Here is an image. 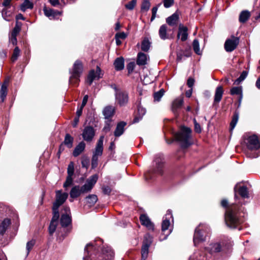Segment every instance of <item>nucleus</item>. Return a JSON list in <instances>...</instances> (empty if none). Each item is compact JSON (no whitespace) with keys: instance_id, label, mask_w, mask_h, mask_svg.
<instances>
[{"instance_id":"nucleus-1","label":"nucleus","mask_w":260,"mask_h":260,"mask_svg":"<svg viewBox=\"0 0 260 260\" xmlns=\"http://www.w3.org/2000/svg\"><path fill=\"white\" fill-rule=\"evenodd\" d=\"M221 205L223 207L226 208L225 213V222L226 225L231 228H237L241 222V219L238 215L237 206L232 204L228 206L226 200H222Z\"/></svg>"},{"instance_id":"nucleus-2","label":"nucleus","mask_w":260,"mask_h":260,"mask_svg":"<svg viewBox=\"0 0 260 260\" xmlns=\"http://www.w3.org/2000/svg\"><path fill=\"white\" fill-rule=\"evenodd\" d=\"M191 133L190 128L183 126L176 134V139L180 142L181 147L186 148L191 145Z\"/></svg>"},{"instance_id":"nucleus-3","label":"nucleus","mask_w":260,"mask_h":260,"mask_svg":"<svg viewBox=\"0 0 260 260\" xmlns=\"http://www.w3.org/2000/svg\"><path fill=\"white\" fill-rule=\"evenodd\" d=\"M210 232V229L208 225L205 224H200L196 229L194 236L193 243L195 246L201 242L206 240V237Z\"/></svg>"},{"instance_id":"nucleus-4","label":"nucleus","mask_w":260,"mask_h":260,"mask_svg":"<svg viewBox=\"0 0 260 260\" xmlns=\"http://www.w3.org/2000/svg\"><path fill=\"white\" fill-rule=\"evenodd\" d=\"M243 144L250 150H256L260 148V142L256 135L245 134L243 136Z\"/></svg>"},{"instance_id":"nucleus-5","label":"nucleus","mask_w":260,"mask_h":260,"mask_svg":"<svg viewBox=\"0 0 260 260\" xmlns=\"http://www.w3.org/2000/svg\"><path fill=\"white\" fill-rule=\"evenodd\" d=\"M83 71L82 64L79 60H76L73 66L72 71H70V83L77 85L80 81L79 78Z\"/></svg>"},{"instance_id":"nucleus-6","label":"nucleus","mask_w":260,"mask_h":260,"mask_svg":"<svg viewBox=\"0 0 260 260\" xmlns=\"http://www.w3.org/2000/svg\"><path fill=\"white\" fill-rule=\"evenodd\" d=\"M232 246V243L228 245L223 242H212L206 248L207 250L211 254H214L219 252H226Z\"/></svg>"},{"instance_id":"nucleus-7","label":"nucleus","mask_w":260,"mask_h":260,"mask_svg":"<svg viewBox=\"0 0 260 260\" xmlns=\"http://www.w3.org/2000/svg\"><path fill=\"white\" fill-rule=\"evenodd\" d=\"M171 220L173 221L172 214L171 211L168 210L165 216L163 217L161 224V230L163 235H164L165 236L162 238H160V240L166 239L167 237L172 232V229H169V227L171 224Z\"/></svg>"},{"instance_id":"nucleus-8","label":"nucleus","mask_w":260,"mask_h":260,"mask_svg":"<svg viewBox=\"0 0 260 260\" xmlns=\"http://www.w3.org/2000/svg\"><path fill=\"white\" fill-rule=\"evenodd\" d=\"M115 90V99L116 102L120 106H125L128 102V93L125 91L118 88L115 85H112Z\"/></svg>"},{"instance_id":"nucleus-9","label":"nucleus","mask_w":260,"mask_h":260,"mask_svg":"<svg viewBox=\"0 0 260 260\" xmlns=\"http://www.w3.org/2000/svg\"><path fill=\"white\" fill-rule=\"evenodd\" d=\"M98 176L96 174L90 176L87 180L86 183L82 186H80L82 192L86 193L90 191L94 184L97 182Z\"/></svg>"},{"instance_id":"nucleus-10","label":"nucleus","mask_w":260,"mask_h":260,"mask_svg":"<svg viewBox=\"0 0 260 260\" xmlns=\"http://www.w3.org/2000/svg\"><path fill=\"white\" fill-rule=\"evenodd\" d=\"M114 252L109 247L103 246L102 253L99 254L96 260H113Z\"/></svg>"},{"instance_id":"nucleus-11","label":"nucleus","mask_w":260,"mask_h":260,"mask_svg":"<svg viewBox=\"0 0 260 260\" xmlns=\"http://www.w3.org/2000/svg\"><path fill=\"white\" fill-rule=\"evenodd\" d=\"M63 212L60 218V224L62 226H67L71 223L72 219L71 211L69 207L65 206L63 209Z\"/></svg>"},{"instance_id":"nucleus-12","label":"nucleus","mask_w":260,"mask_h":260,"mask_svg":"<svg viewBox=\"0 0 260 260\" xmlns=\"http://www.w3.org/2000/svg\"><path fill=\"white\" fill-rule=\"evenodd\" d=\"M239 43V39L238 37L232 36L231 38L228 39L224 43V49L226 52H232L234 50Z\"/></svg>"},{"instance_id":"nucleus-13","label":"nucleus","mask_w":260,"mask_h":260,"mask_svg":"<svg viewBox=\"0 0 260 260\" xmlns=\"http://www.w3.org/2000/svg\"><path fill=\"white\" fill-rule=\"evenodd\" d=\"M234 191L235 199L237 198V193H238L243 198H249V191L247 187L244 185H242L240 183H237L235 186Z\"/></svg>"},{"instance_id":"nucleus-14","label":"nucleus","mask_w":260,"mask_h":260,"mask_svg":"<svg viewBox=\"0 0 260 260\" xmlns=\"http://www.w3.org/2000/svg\"><path fill=\"white\" fill-rule=\"evenodd\" d=\"M68 197V193H61V190H57L56 191V200L53 204V206L59 208L64 203Z\"/></svg>"},{"instance_id":"nucleus-15","label":"nucleus","mask_w":260,"mask_h":260,"mask_svg":"<svg viewBox=\"0 0 260 260\" xmlns=\"http://www.w3.org/2000/svg\"><path fill=\"white\" fill-rule=\"evenodd\" d=\"M101 70L99 67L97 66L96 71H91L88 76L87 82L89 85H91L94 79H99L102 77Z\"/></svg>"},{"instance_id":"nucleus-16","label":"nucleus","mask_w":260,"mask_h":260,"mask_svg":"<svg viewBox=\"0 0 260 260\" xmlns=\"http://www.w3.org/2000/svg\"><path fill=\"white\" fill-rule=\"evenodd\" d=\"M95 135L93 128L91 126H86L83 129L82 137L86 141H91Z\"/></svg>"},{"instance_id":"nucleus-17","label":"nucleus","mask_w":260,"mask_h":260,"mask_svg":"<svg viewBox=\"0 0 260 260\" xmlns=\"http://www.w3.org/2000/svg\"><path fill=\"white\" fill-rule=\"evenodd\" d=\"M104 136L100 137L99 140L98 141L96 144V146L95 148V150L93 153V155L99 156H101L103 154V141H104Z\"/></svg>"},{"instance_id":"nucleus-18","label":"nucleus","mask_w":260,"mask_h":260,"mask_svg":"<svg viewBox=\"0 0 260 260\" xmlns=\"http://www.w3.org/2000/svg\"><path fill=\"white\" fill-rule=\"evenodd\" d=\"M140 220L143 225L145 226L148 230H153L154 225L147 215L145 214L141 215L140 217Z\"/></svg>"},{"instance_id":"nucleus-19","label":"nucleus","mask_w":260,"mask_h":260,"mask_svg":"<svg viewBox=\"0 0 260 260\" xmlns=\"http://www.w3.org/2000/svg\"><path fill=\"white\" fill-rule=\"evenodd\" d=\"M187 30V27L180 24L177 34V38H180L182 41H186L188 37Z\"/></svg>"},{"instance_id":"nucleus-20","label":"nucleus","mask_w":260,"mask_h":260,"mask_svg":"<svg viewBox=\"0 0 260 260\" xmlns=\"http://www.w3.org/2000/svg\"><path fill=\"white\" fill-rule=\"evenodd\" d=\"M115 107L112 106H106L103 111L106 120L111 119L115 113Z\"/></svg>"},{"instance_id":"nucleus-21","label":"nucleus","mask_w":260,"mask_h":260,"mask_svg":"<svg viewBox=\"0 0 260 260\" xmlns=\"http://www.w3.org/2000/svg\"><path fill=\"white\" fill-rule=\"evenodd\" d=\"M101 244H103V241L101 239L96 240L93 243L87 244L84 249L85 253L89 255L91 250H95Z\"/></svg>"},{"instance_id":"nucleus-22","label":"nucleus","mask_w":260,"mask_h":260,"mask_svg":"<svg viewBox=\"0 0 260 260\" xmlns=\"http://www.w3.org/2000/svg\"><path fill=\"white\" fill-rule=\"evenodd\" d=\"M168 27L166 24L162 25L160 26L158 34L159 38L163 40L170 39V36L167 33Z\"/></svg>"},{"instance_id":"nucleus-23","label":"nucleus","mask_w":260,"mask_h":260,"mask_svg":"<svg viewBox=\"0 0 260 260\" xmlns=\"http://www.w3.org/2000/svg\"><path fill=\"white\" fill-rule=\"evenodd\" d=\"M126 123L123 121L118 123L114 132V136L116 137L122 135L124 132V128Z\"/></svg>"},{"instance_id":"nucleus-24","label":"nucleus","mask_w":260,"mask_h":260,"mask_svg":"<svg viewBox=\"0 0 260 260\" xmlns=\"http://www.w3.org/2000/svg\"><path fill=\"white\" fill-rule=\"evenodd\" d=\"M148 56L144 53L140 52L138 54L137 63L139 66L145 65L147 63Z\"/></svg>"},{"instance_id":"nucleus-25","label":"nucleus","mask_w":260,"mask_h":260,"mask_svg":"<svg viewBox=\"0 0 260 260\" xmlns=\"http://www.w3.org/2000/svg\"><path fill=\"white\" fill-rule=\"evenodd\" d=\"M81 193H83L80 186L76 185L74 186L71 190L70 195L72 198H76Z\"/></svg>"},{"instance_id":"nucleus-26","label":"nucleus","mask_w":260,"mask_h":260,"mask_svg":"<svg viewBox=\"0 0 260 260\" xmlns=\"http://www.w3.org/2000/svg\"><path fill=\"white\" fill-rule=\"evenodd\" d=\"M114 65L116 71H121L124 67V58L122 57L117 58L114 62Z\"/></svg>"},{"instance_id":"nucleus-27","label":"nucleus","mask_w":260,"mask_h":260,"mask_svg":"<svg viewBox=\"0 0 260 260\" xmlns=\"http://www.w3.org/2000/svg\"><path fill=\"white\" fill-rule=\"evenodd\" d=\"M85 144L83 142H81L75 147L73 154L74 156L76 157L79 155L85 149Z\"/></svg>"},{"instance_id":"nucleus-28","label":"nucleus","mask_w":260,"mask_h":260,"mask_svg":"<svg viewBox=\"0 0 260 260\" xmlns=\"http://www.w3.org/2000/svg\"><path fill=\"white\" fill-rule=\"evenodd\" d=\"M223 90L222 86H218L215 90L214 95V102L219 103L222 97Z\"/></svg>"},{"instance_id":"nucleus-29","label":"nucleus","mask_w":260,"mask_h":260,"mask_svg":"<svg viewBox=\"0 0 260 260\" xmlns=\"http://www.w3.org/2000/svg\"><path fill=\"white\" fill-rule=\"evenodd\" d=\"M179 19V16L177 13H174L166 19L167 23L170 26L175 25Z\"/></svg>"},{"instance_id":"nucleus-30","label":"nucleus","mask_w":260,"mask_h":260,"mask_svg":"<svg viewBox=\"0 0 260 260\" xmlns=\"http://www.w3.org/2000/svg\"><path fill=\"white\" fill-rule=\"evenodd\" d=\"M43 10L45 15L48 17H50L51 16L55 17L58 15L61 14V12L59 11H55L51 9H48L46 7H44Z\"/></svg>"},{"instance_id":"nucleus-31","label":"nucleus","mask_w":260,"mask_h":260,"mask_svg":"<svg viewBox=\"0 0 260 260\" xmlns=\"http://www.w3.org/2000/svg\"><path fill=\"white\" fill-rule=\"evenodd\" d=\"M11 223L10 219H5L0 225V234L3 235Z\"/></svg>"},{"instance_id":"nucleus-32","label":"nucleus","mask_w":260,"mask_h":260,"mask_svg":"<svg viewBox=\"0 0 260 260\" xmlns=\"http://www.w3.org/2000/svg\"><path fill=\"white\" fill-rule=\"evenodd\" d=\"M183 104V98L182 96L177 98L173 103L172 108L174 111L176 109L180 108Z\"/></svg>"},{"instance_id":"nucleus-33","label":"nucleus","mask_w":260,"mask_h":260,"mask_svg":"<svg viewBox=\"0 0 260 260\" xmlns=\"http://www.w3.org/2000/svg\"><path fill=\"white\" fill-rule=\"evenodd\" d=\"M86 203L88 206H93L98 201V197L95 194H90L86 198Z\"/></svg>"},{"instance_id":"nucleus-34","label":"nucleus","mask_w":260,"mask_h":260,"mask_svg":"<svg viewBox=\"0 0 260 260\" xmlns=\"http://www.w3.org/2000/svg\"><path fill=\"white\" fill-rule=\"evenodd\" d=\"M146 113V110L145 108L139 106L138 108V116H136L134 119V122L136 123L139 122V121L142 118L143 115H145Z\"/></svg>"},{"instance_id":"nucleus-35","label":"nucleus","mask_w":260,"mask_h":260,"mask_svg":"<svg viewBox=\"0 0 260 260\" xmlns=\"http://www.w3.org/2000/svg\"><path fill=\"white\" fill-rule=\"evenodd\" d=\"M156 162V168L154 170V172L158 174H161L163 168V161L161 158L155 160Z\"/></svg>"},{"instance_id":"nucleus-36","label":"nucleus","mask_w":260,"mask_h":260,"mask_svg":"<svg viewBox=\"0 0 260 260\" xmlns=\"http://www.w3.org/2000/svg\"><path fill=\"white\" fill-rule=\"evenodd\" d=\"M250 14L248 11H243L240 14L239 21L240 22H245L250 17Z\"/></svg>"},{"instance_id":"nucleus-37","label":"nucleus","mask_w":260,"mask_h":260,"mask_svg":"<svg viewBox=\"0 0 260 260\" xmlns=\"http://www.w3.org/2000/svg\"><path fill=\"white\" fill-rule=\"evenodd\" d=\"M149 247L150 246L143 244L141 249L142 260H146L147 258Z\"/></svg>"},{"instance_id":"nucleus-38","label":"nucleus","mask_w":260,"mask_h":260,"mask_svg":"<svg viewBox=\"0 0 260 260\" xmlns=\"http://www.w3.org/2000/svg\"><path fill=\"white\" fill-rule=\"evenodd\" d=\"M151 43L149 42L147 38H145L141 44V49L143 51L147 52L149 50L150 47Z\"/></svg>"},{"instance_id":"nucleus-39","label":"nucleus","mask_w":260,"mask_h":260,"mask_svg":"<svg viewBox=\"0 0 260 260\" xmlns=\"http://www.w3.org/2000/svg\"><path fill=\"white\" fill-rule=\"evenodd\" d=\"M205 257L203 255L201 254L200 251L195 252L190 257L189 260H204Z\"/></svg>"},{"instance_id":"nucleus-40","label":"nucleus","mask_w":260,"mask_h":260,"mask_svg":"<svg viewBox=\"0 0 260 260\" xmlns=\"http://www.w3.org/2000/svg\"><path fill=\"white\" fill-rule=\"evenodd\" d=\"M33 4L28 0H25L21 5V10L24 12L26 9H32Z\"/></svg>"},{"instance_id":"nucleus-41","label":"nucleus","mask_w":260,"mask_h":260,"mask_svg":"<svg viewBox=\"0 0 260 260\" xmlns=\"http://www.w3.org/2000/svg\"><path fill=\"white\" fill-rule=\"evenodd\" d=\"M73 142V138L69 134L66 135L64 143L69 148L72 147Z\"/></svg>"},{"instance_id":"nucleus-42","label":"nucleus","mask_w":260,"mask_h":260,"mask_svg":"<svg viewBox=\"0 0 260 260\" xmlns=\"http://www.w3.org/2000/svg\"><path fill=\"white\" fill-rule=\"evenodd\" d=\"M239 119V114L238 113H235L234 115H233L232 120L230 123V131H232L235 128L238 120Z\"/></svg>"},{"instance_id":"nucleus-43","label":"nucleus","mask_w":260,"mask_h":260,"mask_svg":"<svg viewBox=\"0 0 260 260\" xmlns=\"http://www.w3.org/2000/svg\"><path fill=\"white\" fill-rule=\"evenodd\" d=\"M58 208L55 207H52L53 210V217L51 221L58 222V219L59 218V214L58 212Z\"/></svg>"},{"instance_id":"nucleus-44","label":"nucleus","mask_w":260,"mask_h":260,"mask_svg":"<svg viewBox=\"0 0 260 260\" xmlns=\"http://www.w3.org/2000/svg\"><path fill=\"white\" fill-rule=\"evenodd\" d=\"M7 94V87L5 85H2L0 91V96L2 102H4Z\"/></svg>"},{"instance_id":"nucleus-45","label":"nucleus","mask_w":260,"mask_h":260,"mask_svg":"<svg viewBox=\"0 0 260 260\" xmlns=\"http://www.w3.org/2000/svg\"><path fill=\"white\" fill-rule=\"evenodd\" d=\"M193 48L194 51L198 55L201 54V51L200 49L199 42L198 40L195 39L193 41L192 43Z\"/></svg>"},{"instance_id":"nucleus-46","label":"nucleus","mask_w":260,"mask_h":260,"mask_svg":"<svg viewBox=\"0 0 260 260\" xmlns=\"http://www.w3.org/2000/svg\"><path fill=\"white\" fill-rule=\"evenodd\" d=\"M152 237L149 234H147L144 236V239L143 241V244L150 246L152 242Z\"/></svg>"},{"instance_id":"nucleus-47","label":"nucleus","mask_w":260,"mask_h":260,"mask_svg":"<svg viewBox=\"0 0 260 260\" xmlns=\"http://www.w3.org/2000/svg\"><path fill=\"white\" fill-rule=\"evenodd\" d=\"M230 93L232 95H240L242 94V88L241 86L240 87H233L230 91Z\"/></svg>"},{"instance_id":"nucleus-48","label":"nucleus","mask_w":260,"mask_h":260,"mask_svg":"<svg viewBox=\"0 0 260 260\" xmlns=\"http://www.w3.org/2000/svg\"><path fill=\"white\" fill-rule=\"evenodd\" d=\"M247 76V72L246 71H243L241 74L240 75V77L235 81L234 83L237 85L240 84L246 78Z\"/></svg>"},{"instance_id":"nucleus-49","label":"nucleus","mask_w":260,"mask_h":260,"mask_svg":"<svg viewBox=\"0 0 260 260\" xmlns=\"http://www.w3.org/2000/svg\"><path fill=\"white\" fill-rule=\"evenodd\" d=\"M58 222L51 221L50 223L49 226V233L50 235H52L53 233L55 232L57 225Z\"/></svg>"},{"instance_id":"nucleus-50","label":"nucleus","mask_w":260,"mask_h":260,"mask_svg":"<svg viewBox=\"0 0 260 260\" xmlns=\"http://www.w3.org/2000/svg\"><path fill=\"white\" fill-rule=\"evenodd\" d=\"M150 7V4L148 1L144 0L143 1L141 5V11L144 12L147 11Z\"/></svg>"},{"instance_id":"nucleus-51","label":"nucleus","mask_w":260,"mask_h":260,"mask_svg":"<svg viewBox=\"0 0 260 260\" xmlns=\"http://www.w3.org/2000/svg\"><path fill=\"white\" fill-rule=\"evenodd\" d=\"M19 54H20V49H19V48L18 47H16L14 50V52H13V55L11 57L12 61H13V62L15 61L17 59L18 56H19Z\"/></svg>"},{"instance_id":"nucleus-52","label":"nucleus","mask_w":260,"mask_h":260,"mask_svg":"<svg viewBox=\"0 0 260 260\" xmlns=\"http://www.w3.org/2000/svg\"><path fill=\"white\" fill-rule=\"evenodd\" d=\"M36 243V241L34 240H31L29 241H28L26 244V250H27V254L26 255H28L30 250L32 249L33 247L34 246L35 244Z\"/></svg>"},{"instance_id":"nucleus-53","label":"nucleus","mask_w":260,"mask_h":260,"mask_svg":"<svg viewBox=\"0 0 260 260\" xmlns=\"http://www.w3.org/2000/svg\"><path fill=\"white\" fill-rule=\"evenodd\" d=\"M74 173V164L73 161H71L68 167V176H73Z\"/></svg>"},{"instance_id":"nucleus-54","label":"nucleus","mask_w":260,"mask_h":260,"mask_svg":"<svg viewBox=\"0 0 260 260\" xmlns=\"http://www.w3.org/2000/svg\"><path fill=\"white\" fill-rule=\"evenodd\" d=\"M164 89H160L159 91L156 92L154 94V99L156 101H159L164 94Z\"/></svg>"},{"instance_id":"nucleus-55","label":"nucleus","mask_w":260,"mask_h":260,"mask_svg":"<svg viewBox=\"0 0 260 260\" xmlns=\"http://www.w3.org/2000/svg\"><path fill=\"white\" fill-rule=\"evenodd\" d=\"M137 3V0H132L125 5V8L129 10L134 9Z\"/></svg>"},{"instance_id":"nucleus-56","label":"nucleus","mask_w":260,"mask_h":260,"mask_svg":"<svg viewBox=\"0 0 260 260\" xmlns=\"http://www.w3.org/2000/svg\"><path fill=\"white\" fill-rule=\"evenodd\" d=\"M89 160L87 157L84 156L82 158L81 164L83 168H88Z\"/></svg>"},{"instance_id":"nucleus-57","label":"nucleus","mask_w":260,"mask_h":260,"mask_svg":"<svg viewBox=\"0 0 260 260\" xmlns=\"http://www.w3.org/2000/svg\"><path fill=\"white\" fill-rule=\"evenodd\" d=\"M111 119H108L106 120L105 121V126L103 128V131L107 133L109 132L111 128Z\"/></svg>"},{"instance_id":"nucleus-58","label":"nucleus","mask_w":260,"mask_h":260,"mask_svg":"<svg viewBox=\"0 0 260 260\" xmlns=\"http://www.w3.org/2000/svg\"><path fill=\"white\" fill-rule=\"evenodd\" d=\"M98 157L95 155H92L91 160V167L92 169L95 168L98 164Z\"/></svg>"},{"instance_id":"nucleus-59","label":"nucleus","mask_w":260,"mask_h":260,"mask_svg":"<svg viewBox=\"0 0 260 260\" xmlns=\"http://www.w3.org/2000/svg\"><path fill=\"white\" fill-rule=\"evenodd\" d=\"M73 182L72 176H68L66 182L63 184V187L66 188L70 186Z\"/></svg>"},{"instance_id":"nucleus-60","label":"nucleus","mask_w":260,"mask_h":260,"mask_svg":"<svg viewBox=\"0 0 260 260\" xmlns=\"http://www.w3.org/2000/svg\"><path fill=\"white\" fill-rule=\"evenodd\" d=\"M164 6L165 8L171 7L174 4V0H163Z\"/></svg>"},{"instance_id":"nucleus-61","label":"nucleus","mask_w":260,"mask_h":260,"mask_svg":"<svg viewBox=\"0 0 260 260\" xmlns=\"http://www.w3.org/2000/svg\"><path fill=\"white\" fill-rule=\"evenodd\" d=\"M190 56V54L188 53L187 54H183L182 52H178L177 55V60L178 61H181L182 59L183 58V57H189Z\"/></svg>"},{"instance_id":"nucleus-62","label":"nucleus","mask_w":260,"mask_h":260,"mask_svg":"<svg viewBox=\"0 0 260 260\" xmlns=\"http://www.w3.org/2000/svg\"><path fill=\"white\" fill-rule=\"evenodd\" d=\"M193 122L194 124V131L198 133H201L202 131V129L200 126V125L197 122L195 119H194L193 120Z\"/></svg>"},{"instance_id":"nucleus-63","label":"nucleus","mask_w":260,"mask_h":260,"mask_svg":"<svg viewBox=\"0 0 260 260\" xmlns=\"http://www.w3.org/2000/svg\"><path fill=\"white\" fill-rule=\"evenodd\" d=\"M135 64L134 62H131L127 66V69L128 70V74L131 73L134 70Z\"/></svg>"},{"instance_id":"nucleus-64","label":"nucleus","mask_w":260,"mask_h":260,"mask_svg":"<svg viewBox=\"0 0 260 260\" xmlns=\"http://www.w3.org/2000/svg\"><path fill=\"white\" fill-rule=\"evenodd\" d=\"M16 36H12L10 35L9 37V42L12 43L13 45H16L17 43Z\"/></svg>"}]
</instances>
